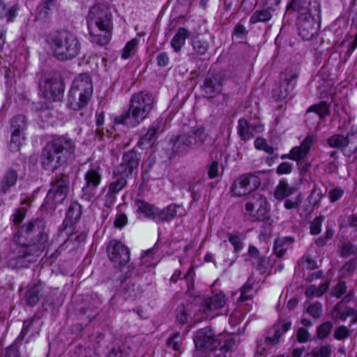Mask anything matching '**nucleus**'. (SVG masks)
Masks as SVG:
<instances>
[{
  "label": "nucleus",
  "mask_w": 357,
  "mask_h": 357,
  "mask_svg": "<svg viewBox=\"0 0 357 357\" xmlns=\"http://www.w3.org/2000/svg\"><path fill=\"white\" fill-rule=\"evenodd\" d=\"M52 56L59 61H70L77 57L82 50V43L78 36L69 30H56L46 37Z\"/></svg>",
  "instance_id": "obj_1"
},
{
  "label": "nucleus",
  "mask_w": 357,
  "mask_h": 357,
  "mask_svg": "<svg viewBox=\"0 0 357 357\" xmlns=\"http://www.w3.org/2000/svg\"><path fill=\"white\" fill-rule=\"evenodd\" d=\"M155 100L153 96L146 91L132 94L126 114L116 116L114 122L128 127H135L142 123L153 109Z\"/></svg>",
  "instance_id": "obj_2"
},
{
  "label": "nucleus",
  "mask_w": 357,
  "mask_h": 357,
  "mask_svg": "<svg viewBox=\"0 0 357 357\" xmlns=\"http://www.w3.org/2000/svg\"><path fill=\"white\" fill-rule=\"evenodd\" d=\"M87 24L91 40L98 45H105L110 40L112 15L103 4H96L89 10Z\"/></svg>",
  "instance_id": "obj_3"
},
{
  "label": "nucleus",
  "mask_w": 357,
  "mask_h": 357,
  "mask_svg": "<svg viewBox=\"0 0 357 357\" xmlns=\"http://www.w3.org/2000/svg\"><path fill=\"white\" fill-rule=\"evenodd\" d=\"M288 8H291L298 13L297 17V27L298 34L306 40L311 39L317 32L315 20L312 16L313 13L320 14L321 8L318 1H302V0H292Z\"/></svg>",
  "instance_id": "obj_4"
},
{
  "label": "nucleus",
  "mask_w": 357,
  "mask_h": 357,
  "mask_svg": "<svg viewBox=\"0 0 357 357\" xmlns=\"http://www.w3.org/2000/svg\"><path fill=\"white\" fill-rule=\"evenodd\" d=\"M75 149V142L67 136H59L48 140L46 150V169L54 170L56 169L62 157L70 155Z\"/></svg>",
  "instance_id": "obj_5"
},
{
  "label": "nucleus",
  "mask_w": 357,
  "mask_h": 357,
  "mask_svg": "<svg viewBox=\"0 0 357 357\" xmlns=\"http://www.w3.org/2000/svg\"><path fill=\"white\" fill-rule=\"evenodd\" d=\"M222 340L225 342L224 345L220 347L222 352L229 351L235 343L234 339L226 333L215 337L213 331L208 328L199 330L194 336L195 347L204 351L216 349Z\"/></svg>",
  "instance_id": "obj_6"
},
{
  "label": "nucleus",
  "mask_w": 357,
  "mask_h": 357,
  "mask_svg": "<svg viewBox=\"0 0 357 357\" xmlns=\"http://www.w3.org/2000/svg\"><path fill=\"white\" fill-rule=\"evenodd\" d=\"M139 158L134 151H128L123 155L121 163L114 170V176L118 177L109 185V191L117 193L125 188L127 184L126 177L132 174L138 166Z\"/></svg>",
  "instance_id": "obj_7"
},
{
  "label": "nucleus",
  "mask_w": 357,
  "mask_h": 357,
  "mask_svg": "<svg viewBox=\"0 0 357 357\" xmlns=\"http://www.w3.org/2000/svg\"><path fill=\"white\" fill-rule=\"evenodd\" d=\"M206 139L204 128H194L189 133L178 136L174 144V149L178 153H183L194 145L203 143Z\"/></svg>",
  "instance_id": "obj_8"
},
{
  "label": "nucleus",
  "mask_w": 357,
  "mask_h": 357,
  "mask_svg": "<svg viewBox=\"0 0 357 357\" xmlns=\"http://www.w3.org/2000/svg\"><path fill=\"white\" fill-rule=\"evenodd\" d=\"M82 187L83 197L91 201L96 196L97 188L101 183L102 173L99 166H92L84 174Z\"/></svg>",
  "instance_id": "obj_9"
},
{
  "label": "nucleus",
  "mask_w": 357,
  "mask_h": 357,
  "mask_svg": "<svg viewBox=\"0 0 357 357\" xmlns=\"http://www.w3.org/2000/svg\"><path fill=\"white\" fill-rule=\"evenodd\" d=\"M259 178L252 174H243L234 181L231 191L234 196L243 197L255 190L260 185Z\"/></svg>",
  "instance_id": "obj_10"
},
{
  "label": "nucleus",
  "mask_w": 357,
  "mask_h": 357,
  "mask_svg": "<svg viewBox=\"0 0 357 357\" xmlns=\"http://www.w3.org/2000/svg\"><path fill=\"white\" fill-rule=\"evenodd\" d=\"M266 199L259 194H255L245 204V214L251 221L264 219L267 213Z\"/></svg>",
  "instance_id": "obj_11"
},
{
  "label": "nucleus",
  "mask_w": 357,
  "mask_h": 357,
  "mask_svg": "<svg viewBox=\"0 0 357 357\" xmlns=\"http://www.w3.org/2000/svg\"><path fill=\"white\" fill-rule=\"evenodd\" d=\"M107 255L109 260L116 267L123 266L130 261V251L128 248L116 240H112L109 243Z\"/></svg>",
  "instance_id": "obj_12"
},
{
  "label": "nucleus",
  "mask_w": 357,
  "mask_h": 357,
  "mask_svg": "<svg viewBox=\"0 0 357 357\" xmlns=\"http://www.w3.org/2000/svg\"><path fill=\"white\" fill-rule=\"evenodd\" d=\"M64 91V84L59 73H55L46 78V99L59 101Z\"/></svg>",
  "instance_id": "obj_13"
},
{
  "label": "nucleus",
  "mask_w": 357,
  "mask_h": 357,
  "mask_svg": "<svg viewBox=\"0 0 357 357\" xmlns=\"http://www.w3.org/2000/svg\"><path fill=\"white\" fill-rule=\"evenodd\" d=\"M226 304L225 295L220 291L213 294L211 296L205 298L201 305L200 310L206 315V318L213 317L215 314L210 315L212 312L222 310Z\"/></svg>",
  "instance_id": "obj_14"
},
{
  "label": "nucleus",
  "mask_w": 357,
  "mask_h": 357,
  "mask_svg": "<svg viewBox=\"0 0 357 357\" xmlns=\"http://www.w3.org/2000/svg\"><path fill=\"white\" fill-rule=\"evenodd\" d=\"M68 190L67 178L63 177L55 180L51 184L47 197L52 199L54 204L61 203L66 197Z\"/></svg>",
  "instance_id": "obj_15"
},
{
  "label": "nucleus",
  "mask_w": 357,
  "mask_h": 357,
  "mask_svg": "<svg viewBox=\"0 0 357 357\" xmlns=\"http://www.w3.org/2000/svg\"><path fill=\"white\" fill-rule=\"evenodd\" d=\"M81 215V206L77 203L72 204L66 212V217L63 222V228L59 229V235L69 236L73 233V226Z\"/></svg>",
  "instance_id": "obj_16"
},
{
  "label": "nucleus",
  "mask_w": 357,
  "mask_h": 357,
  "mask_svg": "<svg viewBox=\"0 0 357 357\" xmlns=\"http://www.w3.org/2000/svg\"><path fill=\"white\" fill-rule=\"evenodd\" d=\"M315 139L316 137L314 135H307L300 146L292 148L289 154L283 155L281 158H288L295 161L303 160L308 154Z\"/></svg>",
  "instance_id": "obj_17"
},
{
  "label": "nucleus",
  "mask_w": 357,
  "mask_h": 357,
  "mask_svg": "<svg viewBox=\"0 0 357 357\" xmlns=\"http://www.w3.org/2000/svg\"><path fill=\"white\" fill-rule=\"evenodd\" d=\"M69 92L92 96L93 84L90 76L86 73L77 75L73 81Z\"/></svg>",
  "instance_id": "obj_18"
},
{
  "label": "nucleus",
  "mask_w": 357,
  "mask_h": 357,
  "mask_svg": "<svg viewBox=\"0 0 357 357\" xmlns=\"http://www.w3.org/2000/svg\"><path fill=\"white\" fill-rule=\"evenodd\" d=\"M264 130L263 126L259 123H251L247 120L241 119L238 121V133L244 140H248L258 132Z\"/></svg>",
  "instance_id": "obj_19"
},
{
  "label": "nucleus",
  "mask_w": 357,
  "mask_h": 357,
  "mask_svg": "<svg viewBox=\"0 0 357 357\" xmlns=\"http://www.w3.org/2000/svg\"><path fill=\"white\" fill-rule=\"evenodd\" d=\"M91 96L80 93L68 92L67 107L74 111H78L86 107L89 104Z\"/></svg>",
  "instance_id": "obj_20"
},
{
  "label": "nucleus",
  "mask_w": 357,
  "mask_h": 357,
  "mask_svg": "<svg viewBox=\"0 0 357 357\" xmlns=\"http://www.w3.org/2000/svg\"><path fill=\"white\" fill-rule=\"evenodd\" d=\"M12 249L14 252L13 258L17 260V266H26V262H31L32 259H25L29 257V252L31 250V247L25 245L24 244H20L17 241V238H15V243L13 245Z\"/></svg>",
  "instance_id": "obj_21"
},
{
  "label": "nucleus",
  "mask_w": 357,
  "mask_h": 357,
  "mask_svg": "<svg viewBox=\"0 0 357 357\" xmlns=\"http://www.w3.org/2000/svg\"><path fill=\"white\" fill-rule=\"evenodd\" d=\"M245 239V236L238 231H233L231 233L228 234L227 235V241L225 240L222 243L221 246H227V242H229L234 248V252L238 255V254L243 250L244 248V241Z\"/></svg>",
  "instance_id": "obj_22"
},
{
  "label": "nucleus",
  "mask_w": 357,
  "mask_h": 357,
  "mask_svg": "<svg viewBox=\"0 0 357 357\" xmlns=\"http://www.w3.org/2000/svg\"><path fill=\"white\" fill-rule=\"evenodd\" d=\"M291 323L287 321H279L273 329V334L272 336H268L266 338V343L269 344H277L282 335L291 328Z\"/></svg>",
  "instance_id": "obj_23"
},
{
  "label": "nucleus",
  "mask_w": 357,
  "mask_h": 357,
  "mask_svg": "<svg viewBox=\"0 0 357 357\" xmlns=\"http://www.w3.org/2000/svg\"><path fill=\"white\" fill-rule=\"evenodd\" d=\"M297 77L298 75L296 73L285 75L283 82H282L280 84V86L284 87V89L280 90L278 94H277V91L274 90V96H278V99L285 98L288 94L294 89L296 84Z\"/></svg>",
  "instance_id": "obj_24"
},
{
  "label": "nucleus",
  "mask_w": 357,
  "mask_h": 357,
  "mask_svg": "<svg viewBox=\"0 0 357 357\" xmlns=\"http://www.w3.org/2000/svg\"><path fill=\"white\" fill-rule=\"evenodd\" d=\"M254 291L252 289V285L245 283L241 289H240V296L237 299V303H238V307L243 308L244 307L243 303L245 301H249L245 304V311L249 312L252 308V298L253 297Z\"/></svg>",
  "instance_id": "obj_25"
},
{
  "label": "nucleus",
  "mask_w": 357,
  "mask_h": 357,
  "mask_svg": "<svg viewBox=\"0 0 357 357\" xmlns=\"http://www.w3.org/2000/svg\"><path fill=\"white\" fill-rule=\"evenodd\" d=\"M298 192V188L294 185H289L285 179H281L276 187L275 197L282 200Z\"/></svg>",
  "instance_id": "obj_26"
},
{
  "label": "nucleus",
  "mask_w": 357,
  "mask_h": 357,
  "mask_svg": "<svg viewBox=\"0 0 357 357\" xmlns=\"http://www.w3.org/2000/svg\"><path fill=\"white\" fill-rule=\"evenodd\" d=\"M221 91L222 84L219 79L213 77L206 79L203 87V92L207 98H212L219 94Z\"/></svg>",
  "instance_id": "obj_27"
},
{
  "label": "nucleus",
  "mask_w": 357,
  "mask_h": 357,
  "mask_svg": "<svg viewBox=\"0 0 357 357\" xmlns=\"http://www.w3.org/2000/svg\"><path fill=\"white\" fill-rule=\"evenodd\" d=\"M17 173L10 169L7 171L0 180V193L6 194L11 187L14 186L17 182Z\"/></svg>",
  "instance_id": "obj_28"
},
{
  "label": "nucleus",
  "mask_w": 357,
  "mask_h": 357,
  "mask_svg": "<svg viewBox=\"0 0 357 357\" xmlns=\"http://www.w3.org/2000/svg\"><path fill=\"white\" fill-rule=\"evenodd\" d=\"M189 31L184 27H181L171 40V46L176 52L181 51L185 43V40L189 37Z\"/></svg>",
  "instance_id": "obj_29"
},
{
  "label": "nucleus",
  "mask_w": 357,
  "mask_h": 357,
  "mask_svg": "<svg viewBox=\"0 0 357 357\" xmlns=\"http://www.w3.org/2000/svg\"><path fill=\"white\" fill-rule=\"evenodd\" d=\"M294 242L291 237H280L276 239L274 245V252L278 257H282Z\"/></svg>",
  "instance_id": "obj_30"
},
{
  "label": "nucleus",
  "mask_w": 357,
  "mask_h": 357,
  "mask_svg": "<svg viewBox=\"0 0 357 357\" xmlns=\"http://www.w3.org/2000/svg\"><path fill=\"white\" fill-rule=\"evenodd\" d=\"M42 289L43 287L40 283L36 284L31 287L24 295L26 304L29 305H36L39 301V293Z\"/></svg>",
  "instance_id": "obj_31"
},
{
  "label": "nucleus",
  "mask_w": 357,
  "mask_h": 357,
  "mask_svg": "<svg viewBox=\"0 0 357 357\" xmlns=\"http://www.w3.org/2000/svg\"><path fill=\"white\" fill-rule=\"evenodd\" d=\"M137 210L139 213L144 215V217L153 220V218L156 213L157 208L153 205L142 200L136 202Z\"/></svg>",
  "instance_id": "obj_32"
},
{
  "label": "nucleus",
  "mask_w": 357,
  "mask_h": 357,
  "mask_svg": "<svg viewBox=\"0 0 357 357\" xmlns=\"http://www.w3.org/2000/svg\"><path fill=\"white\" fill-rule=\"evenodd\" d=\"M330 281L326 280L318 287L314 285L309 286L305 291V295L308 298L320 297L329 288Z\"/></svg>",
  "instance_id": "obj_33"
},
{
  "label": "nucleus",
  "mask_w": 357,
  "mask_h": 357,
  "mask_svg": "<svg viewBox=\"0 0 357 357\" xmlns=\"http://www.w3.org/2000/svg\"><path fill=\"white\" fill-rule=\"evenodd\" d=\"M271 14L268 9L257 10L250 17V22L256 24L258 22H266L271 20Z\"/></svg>",
  "instance_id": "obj_34"
},
{
  "label": "nucleus",
  "mask_w": 357,
  "mask_h": 357,
  "mask_svg": "<svg viewBox=\"0 0 357 357\" xmlns=\"http://www.w3.org/2000/svg\"><path fill=\"white\" fill-rule=\"evenodd\" d=\"M332 347L326 344L317 347L312 349L310 357H331Z\"/></svg>",
  "instance_id": "obj_35"
},
{
  "label": "nucleus",
  "mask_w": 357,
  "mask_h": 357,
  "mask_svg": "<svg viewBox=\"0 0 357 357\" xmlns=\"http://www.w3.org/2000/svg\"><path fill=\"white\" fill-rule=\"evenodd\" d=\"M328 144L333 148H342L347 146L349 141L347 137L342 135H335L328 139Z\"/></svg>",
  "instance_id": "obj_36"
},
{
  "label": "nucleus",
  "mask_w": 357,
  "mask_h": 357,
  "mask_svg": "<svg viewBox=\"0 0 357 357\" xmlns=\"http://www.w3.org/2000/svg\"><path fill=\"white\" fill-rule=\"evenodd\" d=\"M192 45L194 50L199 54H204L208 47V44L206 40H202L199 37H195L192 40Z\"/></svg>",
  "instance_id": "obj_37"
},
{
  "label": "nucleus",
  "mask_w": 357,
  "mask_h": 357,
  "mask_svg": "<svg viewBox=\"0 0 357 357\" xmlns=\"http://www.w3.org/2000/svg\"><path fill=\"white\" fill-rule=\"evenodd\" d=\"M138 44L139 40L137 38H133L128 41L122 50L121 58L123 59H128L135 52Z\"/></svg>",
  "instance_id": "obj_38"
},
{
  "label": "nucleus",
  "mask_w": 357,
  "mask_h": 357,
  "mask_svg": "<svg viewBox=\"0 0 357 357\" xmlns=\"http://www.w3.org/2000/svg\"><path fill=\"white\" fill-rule=\"evenodd\" d=\"M23 137L21 132L18 130H14L11 135L10 149L12 151H18L23 142Z\"/></svg>",
  "instance_id": "obj_39"
},
{
  "label": "nucleus",
  "mask_w": 357,
  "mask_h": 357,
  "mask_svg": "<svg viewBox=\"0 0 357 357\" xmlns=\"http://www.w3.org/2000/svg\"><path fill=\"white\" fill-rule=\"evenodd\" d=\"M308 111L317 113L320 118H324L329 113L328 105L326 102H321L319 104L312 105Z\"/></svg>",
  "instance_id": "obj_40"
},
{
  "label": "nucleus",
  "mask_w": 357,
  "mask_h": 357,
  "mask_svg": "<svg viewBox=\"0 0 357 357\" xmlns=\"http://www.w3.org/2000/svg\"><path fill=\"white\" fill-rule=\"evenodd\" d=\"M333 328V324L331 321H326L321 324L317 328V335L320 340L326 339L330 334Z\"/></svg>",
  "instance_id": "obj_41"
},
{
  "label": "nucleus",
  "mask_w": 357,
  "mask_h": 357,
  "mask_svg": "<svg viewBox=\"0 0 357 357\" xmlns=\"http://www.w3.org/2000/svg\"><path fill=\"white\" fill-rule=\"evenodd\" d=\"M354 312V310L350 307H345L343 310H340V303H338L335 307V317L342 321H345Z\"/></svg>",
  "instance_id": "obj_42"
},
{
  "label": "nucleus",
  "mask_w": 357,
  "mask_h": 357,
  "mask_svg": "<svg viewBox=\"0 0 357 357\" xmlns=\"http://www.w3.org/2000/svg\"><path fill=\"white\" fill-rule=\"evenodd\" d=\"M162 123L161 122H155L150 127L147 132L144 135L143 139L145 141L152 140L159 132H162Z\"/></svg>",
  "instance_id": "obj_43"
},
{
  "label": "nucleus",
  "mask_w": 357,
  "mask_h": 357,
  "mask_svg": "<svg viewBox=\"0 0 357 357\" xmlns=\"http://www.w3.org/2000/svg\"><path fill=\"white\" fill-rule=\"evenodd\" d=\"M324 220V217L319 216L314 218L310 225V232L312 235H317L321 231L322 223Z\"/></svg>",
  "instance_id": "obj_44"
},
{
  "label": "nucleus",
  "mask_w": 357,
  "mask_h": 357,
  "mask_svg": "<svg viewBox=\"0 0 357 357\" xmlns=\"http://www.w3.org/2000/svg\"><path fill=\"white\" fill-rule=\"evenodd\" d=\"M182 338L180 333H175L171 337H169L167 341V344L169 347L172 348L175 351L179 350Z\"/></svg>",
  "instance_id": "obj_45"
},
{
  "label": "nucleus",
  "mask_w": 357,
  "mask_h": 357,
  "mask_svg": "<svg viewBox=\"0 0 357 357\" xmlns=\"http://www.w3.org/2000/svg\"><path fill=\"white\" fill-rule=\"evenodd\" d=\"M41 321L38 319L34 318L31 321H26L24 322L22 333L26 335L30 330H33L37 326L41 325Z\"/></svg>",
  "instance_id": "obj_46"
},
{
  "label": "nucleus",
  "mask_w": 357,
  "mask_h": 357,
  "mask_svg": "<svg viewBox=\"0 0 357 357\" xmlns=\"http://www.w3.org/2000/svg\"><path fill=\"white\" fill-rule=\"evenodd\" d=\"M244 311L242 312L241 309L233 311L229 319L230 324L234 326L239 324L243 319L245 312H247L245 310Z\"/></svg>",
  "instance_id": "obj_47"
},
{
  "label": "nucleus",
  "mask_w": 357,
  "mask_h": 357,
  "mask_svg": "<svg viewBox=\"0 0 357 357\" xmlns=\"http://www.w3.org/2000/svg\"><path fill=\"white\" fill-rule=\"evenodd\" d=\"M307 312L313 317L318 318L322 314V306L320 303L316 302L307 307Z\"/></svg>",
  "instance_id": "obj_48"
},
{
  "label": "nucleus",
  "mask_w": 357,
  "mask_h": 357,
  "mask_svg": "<svg viewBox=\"0 0 357 357\" xmlns=\"http://www.w3.org/2000/svg\"><path fill=\"white\" fill-rule=\"evenodd\" d=\"M347 291V286L344 282H339L333 289L331 294L336 297L340 298Z\"/></svg>",
  "instance_id": "obj_49"
},
{
  "label": "nucleus",
  "mask_w": 357,
  "mask_h": 357,
  "mask_svg": "<svg viewBox=\"0 0 357 357\" xmlns=\"http://www.w3.org/2000/svg\"><path fill=\"white\" fill-rule=\"evenodd\" d=\"M349 335H350V332H349V329L344 326H341L335 329V331H334V334H333L334 337L337 340H344V339L347 338V337H349Z\"/></svg>",
  "instance_id": "obj_50"
},
{
  "label": "nucleus",
  "mask_w": 357,
  "mask_h": 357,
  "mask_svg": "<svg viewBox=\"0 0 357 357\" xmlns=\"http://www.w3.org/2000/svg\"><path fill=\"white\" fill-rule=\"evenodd\" d=\"M207 173L210 178H215L219 175V164L218 161H212L207 167Z\"/></svg>",
  "instance_id": "obj_51"
},
{
  "label": "nucleus",
  "mask_w": 357,
  "mask_h": 357,
  "mask_svg": "<svg viewBox=\"0 0 357 357\" xmlns=\"http://www.w3.org/2000/svg\"><path fill=\"white\" fill-rule=\"evenodd\" d=\"M155 215V216L153 218V221L156 223L170 221V219L168 217V214L166 212L165 208L163 209H159L157 208Z\"/></svg>",
  "instance_id": "obj_52"
},
{
  "label": "nucleus",
  "mask_w": 357,
  "mask_h": 357,
  "mask_svg": "<svg viewBox=\"0 0 357 357\" xmlns=\"http://www.w3.org/2000/svg\"><path fill=\"white\" fill-rule=\"evenodd\" d=\"M356 268V261L351 259L347 262L340 270V275L342 277H346L349 275Z\"/></svg>",
  "instance_id": "obj_53"
},
{
  "label": "nucleus",
  "mask_w": 357,
  "mask_h": 357,
  "mask_svg": "<svg viewBox=\"0 0 357 357\" xmlns=\"http://www.w3.org/2000/svg\"><path fill=\"white\" fill-rule=\"evenodd\" d=\"M296 195L293 199H287L284 203V206L287 209H292L297 208L301 202L300 194L296 193Z\"/></svg>",
  "instance_id": "obj_54"
},
{
  "label": "nucleus",
  "mask_w": 357,
  "mask_h": 357,
  "mask_svg": "<svg viewBox=\"0 0 357 357\" xmlns=\"http://www.w3.org/2000/svg\"><path fill=\"white\" fill-rule=\"evenodd\" d=\"M17 10L18 8L17 6H13L8 10H6V8L4 10H0V17H3L4 15L7 18L8 21H11L13 17L16 16Z\"/></svg>",
  "instance_id": "obj_55"
},
{
  "label": "nucleus",
  "mask_w": 357,
  "mask_h": 357,
  "mask_svg": "<svg viewBox=\"0 0 357 357\" xmlns=\"http://www.w3.org/2000/svg\"><path fill=\"white\" fill-rule=\"evenodd\" d=\"M356 252L355 248L350 243H343L340 248V253L342 257H348Z\"/></svg>",
  "instance_id": "obj_56"
},
{
  "label": "nucleus",
  "mask_w": 357,
  "mask_h": 357,
  "mask_svg": "<svg viewBox=\"0 0 357 357\" xmlns=\"http://www.w3.org/2000/svg\"><path fill=\"white\" fill-rule=\"evenodd\" d=\"M292 170V165L289 162H282L276 169L278 174H289Z\"/></svg>",
  "instance_id": "obj_57"
},
{
  "label": "nucleus",
  "mask_w": 357,
  "mask_h": 357,
  "mask_svg": "<svg viewBox=\"0 0 357 357\" xmlns=\"http://www.w3.org/2000/svg\"><path fill=\"white\" fill-rule=\"evenodd\" d=\"M26 212V208L24 206L16 211L15 213L13 215V222L15 225H18L22 222L24 218Z\"/></svg>",
  "instance_id": "obj_58"
},
{
  "label": "nucleus",
  "mask_w": 357,
  "mask_h": 357,
  "mask_svg": "<svg viewBox=\"0 0 357 357\" xmlns=\"http://www.w3.org/2000/svg\"><path fill=\"white\" fill-rule=\"evenodd\" d=\"M12 126L14 130H18L22 132L24 128V117L22 116H17L13 119Z\"/></svg>",
  "instance_id": "obj_59"
},
{
  "label": "nucleus",
  "mask_w": 357,
  "mask_h": 357,
  "mask_svg": "<svg viewBox=\"0 0 357 357\" xmlns=\"http://www.w3.org/2000/svg\"><path fill=\"white\" fill-rule=\"evenodd\" d=\"M128 219L125 214L120 213L116 215L114 220V226L116 228L121 229L126 225H127Z\"/></svg>",
  "instance_id": "obj_60"
},
{
  "label": "nucleus",
  "mask_w": 357,
  "mask_h": 357,
  "mask_svg": "<svg viewBox=\"0 0 357 357\" xmlns=\"http://www.w3.org/2000/svg\"><path fill=\"white\" fill-rule=\"evenodd\" d=\"M344 191L340 188L332 189L329 192L331 202H334L340 199L343 195Z\"/></svg>",
  "instance_id": "obj_61"
},
{
  "label": "nucleus",
  "mask_w": 357,
  "mask_h": 357,
  "mask_svg": "<svg viewBox=\"0 0 357 357\" xmlns=\"http://www.w3.org/2000/svg\"><path fill=\"white\" fill-rule=\"evenodd\" d=\"M310 337L307 331L303 328H300L297 332V339L300 342H306Z\"/></svg>",
  "instance_id": "obj_62"
},
{
  "label": "nucleus",
  "mask_w": 357,
  "mask_h": 357,
  "mask_svg": "<svg viewBox=\"0 0 357 357\" xmlns=\"http://www.w3.org/2000/svg\"><path fill=\"white\" fill-rule=\"evenodd\" d=\"M169 61L168 55L165 52H160L157 56V63L161 67L167 66Z\"/></svg>",
  "instance_id": "obj_63"
},
{
  "label": "nucleus",
  "mask_w": 357,
  "mask_h": 357,
  "mask_svg": "<svg viewBox=\"0 0 357 357\" xmlns=\"http://www.w3.org/2000/svg\"><path fill=\"white\" fill-rule=\"evenodd\" d=\"M178 206H177L175 204H170L167 207L165 208L166 212L168 214V217L172 220L177 215V208Z\"/></svg>",
  "instance_id": "obj_64"
}]
</instances>
